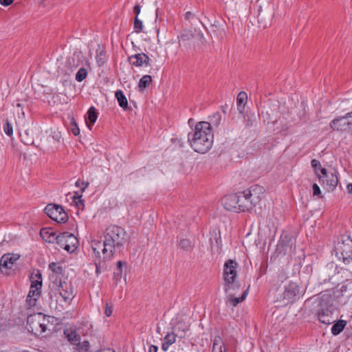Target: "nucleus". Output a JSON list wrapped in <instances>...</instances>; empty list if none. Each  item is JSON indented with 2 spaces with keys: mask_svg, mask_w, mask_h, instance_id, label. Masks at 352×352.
Masks as SVG:
<instances>
[{
  "mask_svg": "<svg viewBox=\"0 0 352 352\" xmlns=\"http://www.w3.org/2000/svg\"><path fill=\"white\" fill-rule=\"evenodd\" d=\"M214 135L208 122H199L192 133L188 135L190 147L197 153H206L212 147Z\"/></svg>",
  "mask_w": 352,
  "mask_h": 352,
  "instance_id": "f257e3e1",
  "label": "nucleus"
},
{
  "mask_svg": "<svg viewBox=\"0 0 352 352\" xmlns=\"http://www.w3.org/2000/svg\"><path fill=\"white\" fill-rule=\"evenodd\" d=\"M265 190L258 185L250 186L248 189L236 193L238 197V207L239 212L250 210L256 206L263 198Z\"/></svg>",
  "mask_w": 352,
  "mask_h": 352,
  "instance_id": "f03ea898",
  "label": "nucleus"
},
{
  "mask_svg": "<svg viewBox=\"0 0 352 352\" xmlns=\"http://www.w3.org/2000/svg\"><path fill=\"white\" fill-rule=\"evenodd\" d=\"M91 247L93 251V261L96 268V272L100 274L102 270L107 268V263L114 256L115 252L111 248L109 250L104 240L102 242L94 240L91 243Z\"/></svg>",
  "mask_w": 352,
  "mask_h": 352,
  "instance_id": "7ed1b4c3",
  "label": "nucleus"
},
{
  "mask_svg": "<svg viewBox=\"0 0 352 352\" xmlns=\"http://www.w3.org/2000/svg\"><path fill=\"white\" fill-rule=\"evenodd\" d=\"M126 231L122 228L112 225L106 229L104 240L109 246L108 248H111L116 252L117 248H121L126 243Z\"/></svg>",
  "mask_w": 352,
  "mask_h": 352,
  "instance_id": "20e7f679",
  "label": "nucleus"
},
{
  "mask_svg": "<svg viewBox=\"0 0 352 352\" xmlns=\"http://www.w3.org/2000/svg\"><path fill=\"white\" fill-rule=\"evenodd\" d=\"M237 263L231 259L227 261L223 265L224 290H230L241 286L237 280Z\"/></svg>",
  "mask_w": 352,
  "mask_h": 352,
  "instance_id": "39448f33",
  "label": "nucleus"
},
{
  "mask_svg": "<svg viewBox=\"0 0 352 352\" xmlns=\"http://www.w3.org/2000/svg\"><path fill=\"white\" fill-rule=\"evenodd\" d=\"M46 318L41 313L30 314L27 318L26 328L28 331L36 336H40L46 331Z\"/></svg>",
  "mask_w": 352,
  "mask_h": 352,
  "instance_id": "423d86ee",
  "label": "nucleus"
},
{
  "mask_svg": "<svg viewBox=\"0 0 352 352\" xmlns=\"http://www.w3.org/2000/svg\"><path fill=\"white\" fill-rule=\"evenodd\" d=\"M56 243L67 252H73L78 245V241L73 234L65 232L58 234Z\"/></svg>",
  "mask_w": 352,
  "mask_h": 352,
  "instance_id": "0eeeda50",
  "label": "nucleus"
},
{
  "mask_svg": "<svg viewBox=\"0 0 352 352\" xmlns=\"http://www.w3.org/2000/svg\"><path fill=\"white\" fill-rule=\"evenodd\" d=\"M336 255H340L344 262L352 261V240L346 237L338 241L335 246Z\"/></svg>",
  "mask_w": 352,
  "mask_h": 352,
  "instance_id": "6e6552de",
  "label": "nucleus"
},
{
  "mask_svg": "<svg viewBox=\"0 0 352 352\" xmlns=\"http://www.w3.org/2000/svg\"><path fill=\"white\" fill-rule=\"evenodd\" d=\"M45 212L47 215L57 223H65L68 219L67 214L61 206L56 204H48Z\"/></svg>",
  "mask_w": 352,
  "mask_h": 352,
  "instance_id": "1a4fd4ad",
  "label": "nucleus"
},
{
  "mask_svg": "<svg viewBox=\"0 0 352 352\" xmlns=\"http://www.w3.org/2000/svg\"><path fill=\"white\" fill-rule=\"evenodd\" d=\"M349 118H352V112L333 120L330 123V127L336 131L350 130L352 126V122L349 121Z\"/></svg>",
  "mask_w": 352,
  "mask_h": 352,
  "instance_id": "9d476101",
  "label": "nucleus"
},
{
  "mask_svg": "<svg viewBox=\"0 0 352 352\" xmlns=\"http://www.w3.org/2000/svg\"><path fill=\"white\" fill-rule=\"evenodd\" d=\"M241 286H236L233 290H224L226 292V302L227 305L230 304L233 307H236L239 302L243 301L249 291L250 286L243 292L241 297H236V294L239 291Z\"/></svg>",
  "mask_w": 352,
  "mask_h": 352,
  "instance_id": "9b49d317",
  "label": "nucleus"
},
{
  "mask_svg": "<svg viewBox=\"0 0 352 352\" xmlns=\"http://www.w3.org/2000/svg\"><path fill=\"white\" fill-rule=\"evenodd\" d=\"M299 292L298 286L294 283H290L285 287V290L280 296L285 303L293 302Z\"/></svg>",
  "mask_w": 352,
  "mask_h": 352,
  "instance_id": "f8f14e48",
  "label": "nucleus"
},
{
  "mask_svg": "<svg viewBox=\"0 0 352 352\" xmlns=\"http://www.w3.org/2000/svg\"><path fill=\"white\" fill-rule=\"evenodd\" d=\"M238 201L239 199L236 193L228 195L222 199V204L228 211L239 212V209H240V208L238 207L239 205H237Z\"/></svg>",
  "mask_w": 352,
  "mask_h": 352,
  "instance_id": "ddd939ff",
  "label": "nucleus"
},
{
  "mask_svg": "<svg viewBox=\"0 0 352 352\" xmlns=\"http://www.w3.org/2000/svg\"><path fill=\"white\" fill-rule=\"evenodd\" d=\"M20 255L17 254L8 253L3 254L0 259V267L1 272H3L4 269H12L15 262L18 261Z\"/></svg>",
  "mask_w": 352,
  "mask_h": 352,
  "instance_id": "4468645a",
  "label": "nucleus"
},
{
  "mask_svg": "<svg viewBox=\"0 0 352 352\" xmlns=\"http://www.w3.org/2000/svg\"><path fill=\"white\" fill-rule=\"evenodd\" d=\"M150 58L144 53H138L129 57V62L135 67H146L149 65Z\"/></svg>",
  "mask_w": 352,
  "mask_h": 352,
  "instance_id": "2eb2a0df",
  "label": "nucleus"
},
{
  "mask_svg": "<svg viewBox=\"0 0 352 352\" xmlns=\"http://www.w3.org/2000/svg\"><path fill=\"white\" fill-rule=\"evenodd\" d=\"M317 314L319 321L323 324H329L335 322V319L332 316V311L327 307H324L321 305L318 310Z\"/></svg>",
  "mask_w": 352,
  "mask_h": 352,
  "instance_id": "dca6fc26",
  "label": "nucleus"
},
{
  "mask_svg": "<svg viewBox=\"0 0 352 352\" xmlns=\"http://www.w3.org/2000/svg\"><path fill=\"white\" fill-rule=\"evenodd\" d=\"M59 293L65 302H69L75 296L73 287L67 283H60Z\"/></svg>",
  "mask_w": 352,
  "mask_h": 352,
  "instance_id": "f3484780",
  "label": "nucleus"
},
{
  "mask_svg": "<svg viewBox=\"0 0 352 352\" xmlns=\"http://www.w3.org/2000/svg\"><path fill=\"white\" fill-rule=\"evenodd\" d=\"M190 329V325L185 322L178 321L173 329V332L176 334L177 337L184 338L186 337L187 332Z\"/></svg>",
  "mask_w": 352,
  "mask_h": 352,
  "instance_id": "a211bd4d",
  "label": "nucleus"
},
{
  "mask_svg": "<svg viewBox=\"0 0 352 352\" xmlns=\"http://www.w3.org/2000/svg\"><path fill=\"white\" fill-rule=\"evenodd\" d=\"M64 335L67 338V340L72 345H76L79 344L80 341V336L76 329L69 328L64 330Z\"/></svg>",
  "mask_w": 352,
  "mask_h": 352,
  "instance_id": "6ab92c4d",
  "label": "nucleus"
},
{
  "mask_svg": "<svg viewBox=\"0 0 352 352\" xmlns=\"http://www.w3.org/2000/svg\"><path fill=\"white\" fill-rule=\"evenodd\" d=\"M41 294L40 289L30 288L29 293L26 298V302L29 307H34L36 305L37 300Z\"/></svg>",
  "mask_w": 352,
  "mask_h": 352,
  "instance_id": "aec40b11",
  "label": "nucleus"
},
{
  "mask_svg": "<svg viewBox=\"0 0 352 352\" xmlns=\"http://www.w3.org/2000/svg\"><path fill=\"white\" fill-rule=\"evenodd\" d=\"M40 235L43 240L48 243L57 242L58 235L51 228H42L40 231Z\"/></svg>",
  "mask_w": 352,
  "mask_h": 352,
  "instance_id": "412c9836",
  "label": "nucleus"
},
{
  "mask_svg": "<svg viewBox=\"0 0 352 352\" xmlns=\"http://www.w3.org/2000/svg\"><path fill=\"white\" fill-rule=\"evenodd\" d=\"M177 336L173 332L168 333L164 338L163 343L162 344V349L164 351H167L170 345L176 342Z\"/></svg>",
  "mask_w": 352,
  "mask_h": 352,
  "instance_id": "4be33fe9",
  "label": "nucleus"
},
{
  "mask_svg": "<svg viewBox=\"0 0 352 352\" xmlns=\"http://www.w3.org/2000/svg\"><path fill=\"white\" fill-rule=\"evenodd\" d=\"M30 287L41 289L42 287V276L39 271L32 274L30 276Z\"/></svg>",
  "mask_w": 352,
  "mask_h": 352,
  "instance_id": "5701e85b",
  "label": "nucleus"
},
{
  "mask_svg": "<svg viewBox=\"0 0 352 352\" xmlns=\"http://www.w3.org/2000/svg\"><path fill=\"white\" fill-rule=\"evenodd\" d=\"M115 97L120 107L124 110H126L128 109V101L124 93L121 90H118L116 91Z\"/></svg>",
  "mask_w": 352,
  "mask_h": 352,
  "instance_id": "b1692460",
  "label": "nucleus"
},
{
  "mask_svg": "<svg viewBox=\"0 0 352 352\" xmlns=\"http://www.w3.org/2000/svg\"><path fill=\"white\" fill-rule=\"evenodd\" d=\"M248 96L245 91H241L239 93L236 98V104L238 110L242 113L244 109L245 104L247 102Z\"/></svg>",
  "mask_w": 352,
  "mask_h": 352,
  "instance_id": "393cba45",
  "label": "nucleus"
},
{
  "mask_svg": "<svg viewBox=\"0 0 352 352\" xmlns=\"http://www.w3.org/2000/svg\"><path fill=\"white\" fill-rule=\"evenodd\" d=\"M212 352H226L223 340L220 336H215L213 344Z\"/></svg>",
  "mask_w": 352,
  "mask_h": 352,
  "instance_id": "a878e982",
  "label": "nucleus"
},
{
  "mask_svg": "<svg viewBox=\"0 0 352 352\" xmlns=\"http://www.w3.org/2000/svg\"><path fill=\"white\" fill-rule=\"evenodd\" d=\"M324 182L327 183L329 190H333L338 185V179L336 175L331 173L324 179Z\"/></svg>",
  "mask_w": 352,
  "mask_h": 352,
  "instance_id": "bb28decb",
  "label": "nucleus"
},
{
  "mask_svg": "<svg viewBox=\"0 0 352 352\" xmlns=\"http://www.w3.org/2000/svg\"><path fill=\"white\" fill-rule=\"evenodd\" d=\"M346 324V321L344 320H338L336 323H335L331 327V333L334 336H337L340 333L343 329H344Z\"/></svg>",
  "mask_w": 352,
  "mask_h": 352,
  "instance_id": "cd10ccee",
  "label": "nucleus"
},
{
  "mask_svg": "<svg viewBox=\"0 0 352 352\" xmlns=\"http://www.w3.org/2000/svg\"><path fill=\"white\" fill-rule=\"evenodd\" d=\"M152 82V78L150 75H144L142 76V78L140 80V82L138 83L139 89L142 91H143L145 88H146L150 83Z\"/></svg>",
  "mask_w": 352,
  "mask_h": 352,
  "instance_id": "c85d7f7f",
  "label": "nucleus"
},
{
  "mask_svg": "<svg viewBox=\"0 0 352 352\" xmlns=\"http://www.w3.org/2000/svg\"><path fill=\"white\" fill-rule=\"evenodd\" d=\"M49 269L57 275H61L64 272L63 267L59 263H51L49 265Z\"/></svg>",
  "mask_w": 352,
  "mask_h": 352,
  "instance_id": "c756f323",
  "label": "nucleus"
},
{
  "mask_svg": "<svg viewBox=\"0 0 352 352\" xmlns=\"http://www.w3.org/2000/svg\"><path fill=\"white\" fill-rule=\"evenodd\" d=\"M107 61L106 53L104 50L97 51L96 62L98 66H102Z\"/></svg>",
  "mask_w": 352,
  "mask_h": 352,
  "instance_id": "7c9ffc66",
  "label": "nucleus"
},
{
  "mask_svg": "<svg viewBox=\"0 0 352 352\" xmlns=\"http://www.w3.org/2000/svg\"><path fill=\"white\" fill-rule=\"evenodd\" d=\"M87 115L89 121L94 124L98 118L96 109L94 107H90L87 111Z\"/></svg>",
  "mask_w": 352,
  "mask_h": 352,
  "instance_id": "2f4dec72",
  "label": "nucleus"
},
{
  "mask_svg": "<svg viewBox=\"0 0 352 352\" xmlns=\"http://www.w3.org/2000/svg\"><path fill=\"white\" fill-rule=\"evenodd\" d=\"M76 346L79 352H88L90 349V344L87 340H85L82 342L80 341L79 344H77Z\"/></svg>",
  "mask_w": 352,
  "mask_h": 352,
  "instance_id": "473e14b6",
  "label": "nucleus"
},
{
  "mask_svg": "<svg viewBox=\"0 0 352 352\" xmlns=\"http://www.w3.org/2000/svg\"><path fill=\"white\" fill-rule=\"evenodd\" d=\"M87 76V71L85 68H80L76 74V80L78 82H82L86 78Z\"/></svg>",
  "mask_w": 352,
  "mask_h": 352,
  "instance_id": "72a5a7b5",
  "label": "nucleus"
},
{
  "mask_svg": "<svg viewBox=\"0 0 352 352\" xmlns=\"http://www.w3.org/2000/svg\"><path fill=\"white\" fill-rule=\"evenodd\" d=\"M50 138L53 140V143L56 144V147H58V144L60 143L62 139V135L59 131H54L50 135Z\"/></svg>",
  "mask_w": 352,
  "mask_h": 352,
  "instance_id": "f704fd0d",
  "label": "nucleus"
},
{
  "mask_svg": "<svg viewBox=\"0 0 352 352\" xmlns=\"http://www.w3.org/2000/svg\"><path fill=\"white\" fill-rule=\"evenodd\" d=\"M133 28L136 33H140L142 30V22L138 19V17H135Z\"/></svg>",
  "mask_w": 352,
  "mask_h": 352,
  "instance_id": "c9c22d12",
  "label": "nucleus"
},
{
  "mask_svg": "<svg viewBox=\"0 0 352 352\" xmlns=\"http://www.w3.org/2000/svg\"><path fill=\"white\" fill-rule=\"evenodd\" d=\"M3 131H4L6 135H8V136H10L12 135V133H13L12 125L9 121H7L6 122V124L3 125Z\"/></svg>",
  "mask_w": 352,
  "mask_h": 352,
  "instance_id": "e433bc0d",
  "label": "nucleus"
},
{
  "mask_svg": "<svg viewBox=\"0 0 352 352\" xmlns=\"http://www.w3.org/2000/svg\"><path fill=\"white\" fill-rule=\"evenodd\" d=\"M179 245L184 250H188L190 247L191 243L190 240L187 239H183L179 241Z\"/></svg>",
  "mask_w": 352,
  "mask_h": 352,
  "instance_id": "4c0bfd02",
  "label": "nucleus"
},
{
  "mask_svg": "<svg viewBox=\"0 0 352 352\" xmlns=\"http://www.w3.org/2000/svg\"><path fill=\"white\" fill-rule=\"evenodd\" d=\"M71 125H72V133L74 135H79L80 133V129L78 127V126L76 125V123L75 122L74 120L73 119L72 122H71Z\"/></svg>",
  "mask_w": 352,
  "mask_h": 352,
  "instance_id": "58836bf2",
  "label": "nucleus"
},
{
  "mask_svg": "<svg viewBox=\"0 0 352 352\" xmlns=\"http://www.w3.org/2000/svg\"><path fill=\"white\" fill-rule=\"evenodd\" d=\"M112 311H113V307H112V305H110L109 303H106L104 314L107 317H109L111 315Z\"/></svg>",
  "mask_w": 352,
  "mask_h": 352,
  "instance_id": "ea45409f",
  "label": "nucleus"
},
{
  "mask_svg": "<svg viewBox=\"0 0 352 352\" xmlns=\"http://www.w3.org/2000/svg\"><path fill=\"white\" fill-rule=\"evenodd\" d=\"M320 172L322 175V176H319V179L322 181L323 183H324V179L329 175L327 174V171L324 168H320Z\"/></svg>",
  "mask_w": 352,
  "mask_h": 352,
  "instance_id": "a19ab883",
  "label": "nucleus"
},
{
  "mask_svg": "<svg viewBox=\"0 0 352 352\" xmlns=\"http://www.w3.org/2000/svg\"><path fill=\"white\" fill-rule=\"evenodd\" d=\"M312 188L314 195H319L321 193L320 187L316 184H313Z\"/></svg>",
  "mask_w": 352,
  "mask_h": 352,
  "instance_id": "79ce46f5",
  "label": "nucleus"
},
{
  "mask_svg": "<svg viewBox=\"0 0 352 352\" xmlns=\"http://www.w3.org/2000/svg\"><path fill=\"white\" fill-rule=\"evenodd\" d=\"M311 164L312 166V167L314 168H320L321 167V165H320V163L318 160H316V159H314L311 160Z\"/></svg>",
  "mask_w": 352,
  "mask_h": 352,
  "instance_id": "37998d69",
  "label": "nucleus"
},
{
  "mask_svg": "<svg viewBox=\"0 0 352 352\" xmlns=\"http://www.w3.org/2000/svg\"><path fill=\"white\" fill-rule=\"evenodd\" d=\"M141 11V7L140 5L137 4L133 7V12L135 14V17H138Z\"/></svg>",
  "mask_w": 352,
  "mask_h": 352,
  "instance_id": "c03bdc74",
  "label": "nucleus"
},
{
  "mask_svg": "<svg viewBox=\"0 0 352 352\" xmlns=\"http://www.w3.org/2000/svg\"><path fill=\"white\" fill-rule=\"evenodd\" d=\"M14 0H0V4L3 6H8L12 4Z\"/></svg>",
  "mask_w": 352,
  "mask_h": 352,
  "instance_id": "a18cd8bd",
  "label": "nucleus"
},
{
  "mask_svg": "<svg viewBox=\"0 0 352 352\" xmlns=\"http://www.w3.org/2000/svg\"><path fill=\"white\" fill-rule=\"evenodd\" d=\"M179 43H181L183 41H186L189 39V36L188 34H182L179 37Z\"/></svg>",
  "mask_w": 352,
  "mask_h": 352,
  "instance_id": "49530a36",
  "label": "nucleus"
},
{
  "mask_svg": "<svg viewBox=\"0 0 352 352\" xmlns=\"http://www.w3.org/2000/svg\"><path fill=\"white\" fill-rule=\"evenodd\" d=\"M193 16H194V14L190 11L187 12L185 14V19H186V20H190Z\"/></svg>",
  "mask_w": 352,
  "mask_h": 352,
  "instance_id": "de8ad7c7",
  "label": "nucleus"
},
{
  "mask_svg": "<svg viewBox=\"0 0 352 352\" xmlns=\"http://www.w3.org/2000/svg\"><path fill=\"white\" fill-rule=\"evenodd\" d=\"M158 348L155 345H151L148 348V352H157Z\"/></svg>",
  "mask_w": 352,
  "mask_h": 352,
  "instance_id": "09e8293b",
  "label": "nucleus"
},
{
  "mask_svg": "<svg viewBox=\"0 0 352 352\" xmlns=\"http://www.w3.org/2000/svg\"><path fill=\"white\" fill-rule=\"evenodd\" d=\"M122 262L121 261H119L118 263H117V268L120 270V273L119 274L120 275L121 273H122V271H121V269H122Z\"/></svg>",
  "mask_w": 352,
  "mask_h": 352,
  "instance_id": "8fccbe9b",
  "label": "nucleus"
},
{
  "mask_svg": "<svg viewBox=\"0 0 352 352\" xmlns=\"http://www.w3.org/2000/svg\"><path fill=\"white\" fill-rule=\"evenodd\" d=\"M346 190L349 193L352 194V184H347Z\"/></svg>",
  "mask_w": 352,
  "mask_h": 352,
  "instance_id": "3c124183",
  "label": "nucleus"
},
{
  "mask_svg": "<svg viewBox=\"0 0 352 352\" xmlns=\"http://www.w3.org/2000/svg\"><path fill=\"white\" fill-rule=\"evenodd\" d=\"M214 118L216 119L217 121L219 122L221 120V116L219 114H216L214 116Z\"/></svg>",
  "mask_w": 352,
  "mask_h": 352,
  "instance_id": "603ef678",
  "label": "nucleus"
},
{
  "mask_svg": "<svg viewBox=\"0 0 352 352\" xmlns=\"http://www.w3.org/2000/svg\"><path fill=\"white\" fill-rule=\"evenodd\" d=\"M159 12H159V9H157V10H156V17H157H157H158V16H159Z\"/></svg>",
  "mask_w": 352,
  "mask_h": 352,
  "instance_id": "864d4df0",
  "label": "nucleus"
},
{
  "mask_svg": "<svg viewBox=\"0 0 352 352\" xmlns=\"http://www.w3.org/2000/svg\"><path fill=\"white\" fill-rule=\"evenodd\" d=\"M85 184V187L83 188L82 190H85V188H86L88 186V183H86V184Z\"/></svg>",
  "mask_w": 352,
  "mask_h": 352,
  "instance_id": "5fc2aeb1",
  "label": "nucleus"
},
{
  "mask_svg": "<svg viewBox=\"0 0 352 352\" xmlns=\"http://www.w3.org/2000/svg\"><path fill=\"white\" fill-rule=\"evenodd\" d=\"M24 133L26 135H29V133H28V130H25Z\"/></svg>",
  "mask_w": 352,
  "mask_h": 352,
  "instance_id": "6e6d98bb",
  "label": "nucleus"
},
{
  "mask_svg": "<svg viewBox=\"0 0 352 352\" xmlns=\"http://www.w3.org/2000/svg\"><path fill=\"white\" fill-rule=\"evenodd\" d=\"M16 107H21V103H17L16 104Z\"/></svg>",
  "mask_w": 352,
  "mask_h": 352,
  "instance_id": "4d7b16f0",
  "label": "nucleus"
},
{
  "mask_svg": "<svg viewBox=\"0 0 352 352\" xmlns=\"http://www.w3.org/2000/svg\"><path fill=\"white\" fill-rule=\"evenodd\" d=\"M191 121H192V119H191V118H190V119H189V120H188V123H190Z\"/></svg>",
  "mask_w": 352,
  "mask_h": 352,
  "instance_id": "13d9d810",
  "label": "nucleus"
},
{
  "mask_svg": "<svg viewBox=\"0 0 352 352\" xmlns=\"http://www.w3.org/2000/svg\"><path fill=\"white\" fill-rule=\"evenodd\" d=\"M78 184H79V181H77L76 183V185L78 186Z\"/></svg>",
  "mask_w": 352,
  "mask_h": 352,
  "instance_id": "bf43d9fd",
  "label": "nucleus"
}]
</instances>
